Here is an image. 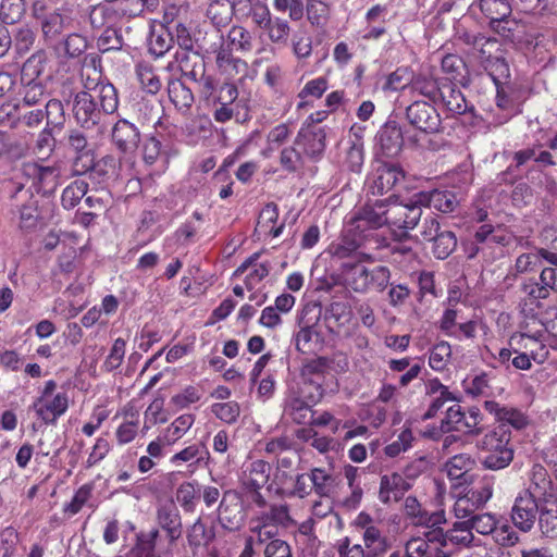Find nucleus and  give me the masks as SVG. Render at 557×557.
Masks as SVG:
<instances>
[{
  "label": "nucleus",
  "instance_id": "nucleus-1",
  "mask_svg": "<svg viewBox=\"0 0 557 557\" xmlns=\"http://www.w3.org/2000/svg\"><path fill=\"white\" fill-rule=\"evenodd\" d=\"M549 356V350L542 332L529 334L525 332H513L507 339V346L492 355L499 366L509 370L529 371L533 362L543 364Z\"/></svg>",
  "mask_w": 557,
  "mask_h": 557
},
{
  "label": "nucleus",
  "instance_id": "nucleus-2",
  "mask_svg": "<svg viewBox=\"0 0 557 557\" xmlns=\"http://www.w3.org/2000/svg\"><path fill=\"white\" fill-rule=\"evenodd\" d=\"M119 106L117 92L112 84L100 87L97 95L79 91L72 103V114L81 127L94 128L101 120L102 113L112 114Z\"/></svg>",
  "mask_w": 557,
  "mask_h": 557
},
{
  "label": "nucleus",
  "instance_id": "nucleus-3",
  "mask_svg": "<svg viewBox=\"0 0 557 557\" xmlns=\"http://www.w3.org/2000/svg\"><path fill=\"white\" fill-rule=\"evenodd\" d=\"M387 198L368 200L355 210L347 223L355 234L366 235L374 250L389 249L388 239L377 233L379 228L387 225Z\"/></svg>",
  "mask_w": 557,
  "mask_h": 557
},
{
  "label": "nucleus",
  "instance_id": "nucleus-4",
  "mask_svg": "<svg viewBox=\"0 0 557 557\" xmlns=\"http://www.w3.org/2000/svg\"><path fill=\"white\" fill-rule=\"evenodd\" d=\"M383 255L359 253V260L356 262L347 261L342 265V275L345 285L357 293H366L373 288L377 292H383L391 278V271L385 265H377L373 269H368L363 262H374L382 258Z\"/></svg>",
  "mask_w": 557,
  "mask_h": 557
},
{
  "label": "nucleus",
  "instance_id": "nucleus-5",
  "mask_svg": "<svg viewBox=\"0 0 557 557\" xmlns=\"http://www.w3.org/2000/svg\"><path fill=\"white\" fill-rule=\"evenodd\" d=\"M522 293L519 306L523 315L537 319L548 332L557 336V306L547 287L541 282L530 281L522 285Z\"/></svg>",
  "mask_w": 557,
  "mask_h": 557
},
{
  "label": "nucleus",
  "instance_id": "nucleus-6",
  "mask_svg": "<svg viewBox=\"0 0 557 557\" xmlns=\"http://www.w3.org/2000/svg\"><path fill=\"white\" fill-rule=\"evenodd\" d=\"M483 454L481 463L484 469L497 471L507 468L513 460L515 449L511 444V431L504 425L488 430L479 443Z\"/></svg>",
  "mask_w": 557,
  "mask_h": 557
},
{
  "label": "nucleus",
  "instance_id": "nucleus-7",
  "mask_svg": "<svg viewBox=\"0 0 557 557\" xmlns=\"http://www.w3.org/2000/svg\"><path fill=\"white\" fill-rule=\"evenodd\" d=\"M271 481V466L268 461L256 459L244 463L238 475V485L243 494L258 508L268 504L262 488Z\"/></svg>",
  "mask_w": 557,
  "mask_h": 557
},
{
  "label": "nucleus",
  "instance_id": "nucleus-8",
  "mask_svg": "<svg viewBox=\"0 0 557 557\" xmlns=\"http://www.w3.org/2000/svg\"><path fill=\"white\" fill-rule=\"evenodd\" d=\"M253 24L262 29L270 42L277 46H286L290 36V25L287 20L272 16L269 7L256 0L249 14Z\"/></svg>",
  "mask_w": 557,
  "mask_h": 557
},
{
  "label": "nucleus",
  "instance_id": "nucleus-9",
  "mask_svg": "<svg viewBox=\"0 0 557 557\" xmlns=\"http://www.w3.org/2000/svg\"><path fill=\"white\" fill-rule=\"evenodd\" d=\"M398 196L395 194L387 198V226L392 230H399L400 237H407L408 232L413 230L422 216L420 203L413 200L410 205L397 203Z\"/></svg>",
  "mask_w": 557,
  "mask_h": 557
},
{
  "label": "nucleus",
  "instance_id": "nucleus-10",
  "mask_svg": "<svg viewBox=\"0 0 557 557\" xmlns=\"http://www.w3.org/2000/svg\"><path fill=\"white\" fill-rule=\"evenodd\" d=\"M483 414L478 407L463 411L460 405L450 406L443 419V428L448 432H460L467 435H479L483 431Z\"/></svg>",
  "mask_w": 557,
  "mask_h": 557
},
{
  "label": "nucleus",
  "instance_id": "nucleus-11",
  "mask_svg": "<svg viewBox=\"0 0 557 557\" xmlns=\"http://www.w3.org/2000/svg\"><path fill=\"white\" fill-rule=\"evenodd\" d=\"M55 389V382L48 381L40 397L33 404L36 414L46 423H53L65 413L69 406L66 392H57Z\"/></svg>",
  "mask_w": 557,
  "mask_h": 557
},
{
  "label": "nucleus",
  "instance_id": "nucleus-12",
  "mask_svg": "<svg viewBox=\"0 0 557 557\" xmlns=\"http://www.w3.org/2000/svg\"><path fill=\"white\" fill-rule=\"evenodd\" d=\"M422 536H412L405 544V557H450L443 547L442 528H430Z\"/></svg>",
  "mask_w": 557,
  "mask_h": 557
},
{
  "label": "nucleus",
  "instance_id": "nucleus-13",
  "mask_svg": "<svg viewBox=\"0 0 557 557\" xmlns=\"http://www.w3.org/2000/svg\"><path fill=\"white\" fill-rule=\"evenodd\" d=\"M405 180L401 166L393 163L377 161V165L367 178L369 193L382 196L392 191Z\"/></svg>",
  "mask_w": 557,
  "mask_h": 557
},
{
  "label": "nucleus",
  "instance_id": "nucleus-14",
  "mask_svg": "<svg viewBox=\"0 0 557 557\" xmlns=\"http://www.w3.org/2000/svg\"><path fill=\"white\" fill-rule=\"evenodd\" d=\"M411 126L423 134H435L442 129V119L433 103L416 100L406 109Z\"/></svg>",
  "mask_w": 557,
  "mask_h": 557
},
{
  "label": "nucleus",
  "instance_id": "nucleus-15",
  "mask_svg": "<svg viewBox=\"0 0 557 557\" xmlns=\"http://www.w3.org/2000/svg\"><path fill=\"white\" fill-rule=\"evenodd\" d=\"M366 235L355 234L351 226L346 222V228L342 237L329 246V252L333 258L349 259L356 257L359 260V253L380 252L371 248V243Z\"/></svg>",
  "mask_w": 557,
  "mask_h": 557
},
{
  "label": "nucleus",
  "instance_id": "nucleus-16",
  "mask_svg": "<svg viewBox=\"0 0 557 557\" xmlns=\"http://www.w3.org/2000/svg\"><path fill=\"white\" fill-rule=\"evenodd\" d=\"M113 13L122 17H137L144 13L143 4H140V0H117L111 7L96 5L89 14L92 27L101 28L111 24Z\"/></svg>",
  "mask_w": 557,
  "mask_h": 557
},
{
  "label": "nucleus",
  "instance_id": "nucleus-17",
  "mask_svg": "<svg viewBox=\"0 0 557 557\" xmlns=\"http://www.w3.org/2000/svg\"><path fill=\"white\" fill-rule=\"evenodd\" d=\"M540 510V498L530 490L518 494L511 508V520L516 528L529 532L536 521Z\"/></svg>",
  "mask_w": 557,
  "mask_h": 557
},
{
  "label": "nucleus",
  "instance_id": "nucleus-18",
  "mask_svg": "<svg viewBox=\"0 0 557 557\" xmlns=\"http://www.w3.org/2000/svg\"><path fill=\"white\" fill-rule=\"evenodd\" d=\"M113 421H120L115 430V440L120 446L133 442L141 432L140 412L132 401H128L115 412Z\"/></svg>",
  "mask_w": 557,
  "mask_h": 557
},
{
  "label": "nucleus",
  "instance_id": "nucleus-19",
  "mask_svg": "<svg viewBox=\"0 0 557 557\" xmlns=\"http://www.w3.org/2000/svg\"><path fill=\"white\" fill-rule=\"evenodd\" d=\"M474 46L481 45L482 47L486 45L495 46L497 45V40L495 38H485L484 36H475L473 40ZM480 60L484 70L487 72L488 76L492 78L495 86L503 84L504 81H507L510 76L509 65L506 59L503 55H492L491 53L486 54L484 48L480 49Z\"/></svg>",
  "mask_w": 557,
  "mask_h": 557
},
{
  "label": "nucleus",
  "instance_id": "nucleus-20",
  "mask_svg": "<svg viewBox=\"0 0 557 557\" xmlns=\"http://www.w3.org/2000/svg\"><path fill=\"white\" fill-rule=\"evenodd\" d=\"M483 408L494 417L498 422L497 425H504L505 428L511 426L520 431L529 424L528 416L516 407L502 405L495 400H485Z\"/></svg>",
  "mask_w": 557,
  "mask_h": 557
},
{
  "label": "nucleus",
  "instance_id": "nucleus-21",
  "mask_svg": "<svg viewBox=\"0 0 557 557\" xmlns=\"http://www.w3.org/2000/svg\"><path fill=\"white\" fill-rule=\"evenodd\" d=\"M111 139L120 152L131 153L138 148L140 132L135 124L120 119L112 127Z\"/></svg>",
  "mask_w": 557,
  "mask_h": 557
},
{
  "label": "nucleus",
  "instance_id": "nucleus-22",
  "mask_svg": "<svg viewBox=\"0 0 557 557\" xmlns=\"http://www.w3.org/2000/svg\"><path fill=\"white\" fill-rule=\"evenodd\" d=\"M307 128H299L294 144L302 149V154L311 160H319L326 148V132L325 128L315 131H306Z\"/></svg>",
  "mask_w": 557,
  "mask_h": 557
},
{
  "label": "nucleus",
  "instance_id": "nucleus-23",
  "mask_svg": "<svg viewBox=\"0 0 557 557\" xmlns=\"http://www.w3.org/2000/svg\"><path fill=\"white\" fill-rule=\"evenodd\" d=\"M411 488L410 482L400 473L392 472L381 476L379 499L383 504L397 503Z\"/></svg>",
  "mask_w": 557,
  "mask_h": 557
},
{
  "label": "nucleus",
  "instance_id": "nucleus-24",
  "mask_svg": "<svg viewBox=\"0 0 557 557\" xmlns=\"http://www.w3.org/2000/svg\"><path fill=\"white\" fill-rule=\"evenodd\" d=\"M442 88L438 103H441L447 112L451 115L470 113L472 117H476L474 114V107L468 103L465 95L457 87V84L446 82Z\"/></svg>",
  "mask_w": 557,
  "mask_h": 557
},
{
  "label": "nucleus",
  "instance_id": "nucleus-25",
  "mask_svg": "<svg viewBox=\"0 0 557 557\" xmlns=\"http://www.w3.org/2000/svg\"><path fill=\"white\" fill-rule=\"evenodd\" d=\"M405 512L416 525L435 528L446 523V515L443 509L429 512L422 508L420 502L413 496H408L405 499Z\"/></svg>",
  "mask_w": 557,
  "mask_h": 557
},
{
  "label": "nucleus",
  "instance_id": "nucleus-26",
  "mask_svg": "<svg viewBox=\"0 0 557 557\" xmlns=\"http://www.w3.org/2000/svg\"><path fill=\"white\" fill-rule=\"evenodd\" d=\"M413 198L422 207L433 208L442 213H451L458 207L459 201L454 191L433 189L417 193Z\"/></svg>",
  "mask_w": 557,
  "mask_h": 557
},
{
  "label": "nucleus",
  "instance_id": "nucleus-27",
  "mask_svg": "<svg viewBox=\"0 0 557 557\" xmlns=\"http://www.w3.org/2000/svg\"><path fill=\"white\" fill-rule=\"evenodd\" d=\"M260 256V251L253 252L242 262L233 273V276L237 277L250 270L244 278L245 286L248 290L255 289L270 273L269 262H258Z\"/></svg>",
  "mask_w": 557,
  "mask_h": 557
},
{
  "label": "nucleus",
  "instance_id": "nucleus-28",
  "mask_svg": "<svg viewBox=\"0 0 557 557\" xmlns=\"http://www.w3.org/2000/svg\"><path fill=\"white\" fill-rule=\"evenodd\" d=\"M157 522L161 530L165 532L170 544H174L182 536V517L173 503L164 504L158 508Z\"/></svg>",
  "mask_w": 557,
  "mask_h": 557
},
{
  "label": "nucleus",
  "instance_id": "nucleus-29",
  "mask_svg": "<svg viewBox=\"0 0 557 557\" xmlns=\"http://www.w3.org/2000/svg\"><path fill=\"white\" fill-rule=\"evenodd\" d=\"M445 83L446 81L432 74L414 73L410 94L412 96L423 97L428 99L430 103L438 104V98H441V91L443 89L442 86H444Z\"/></svg>",
  "mask_w": 557,
  "mask_h": 557
},
{
  "label": "nucleus",
  "instance_id": "nucleus-30",
  "mask_svg": "<svg viewBox=\"0 0 557 557\" xmlns=\"http://www.w3.org/2000/svg\"><path fill=\"white\" fill-rule=\"evenodd\" d=\"M186 539L190 552L196 557L201 548H207L215 539V527L198 518L188 529Z\"/></svg>",
  "mask_w": 557,
  "mask_h": 557
},
{
  "label": "nucleus",
  "instance_id": "nucleus-31",
  "mask_svg": "<svg viewBox=\"0 0 557 557\" xmlns=\"http://www.w3.org/2000/svg\"><path fill=\"white\" fill-rule=\"evenodd\" d=\"M330 87V81L326 76H318L306 82L302 88L298 91L297 98L299 99L296 110L302 111L312 108L317 100H320Z\"/></svg>",
  "mask_w": 557,
  "mask_h": 557
},
{
  "label": "nucleus",
  "instance_id": "nucleus-32",
  "mask_svg": "<svg viewBox=\"0 0 557 557\" xmlns=\"http://www.w3.org/2000/svg\"><path fill=\"white\" fill-rule=\"evenodd\" d=\"M537 518L541 532L547 537H557L556 495H546L540 498V510Z\"/></svg>",
  "mask_w": 557,
  "mask_h": 557
},
{
  "label": "nucleus",
  "instance_id": "nucleus-33",
  "mask_svg": "<svg viewBox=\"0 0 557 557\" xmlns=\"http://www.w3.org/2000/svg\"><path fill=\"white\" fill-rule=\"evenodd\" d=\"M441 69L446 75V77H441V79L455 84L458 83L463 87L469 86L470 79L467 64L460 55L453 53L444 55L441 62Z\"/></svg>",
  "mask_w": 557,
  "mask_h": 557
},
{
  "label": "nucleus",
  "instance_id": "nucleus-34",
  "mask_svg": "<svg viewBox=\"0 0 557 557\" xmlns=\"http://www.w3.org/2000/svg\"><path fill=\"white\" fill-rule=\"evenodd\" d=\"M443 539V547L445 548L448 544H451L457 547H470L473 545L474 535L472 533V529L469 525V521H457L453 524V527L444 532L442 530Z\"/></svg>",
  "mask_w": 557,
  "mask_h": 557
},
{
  "label": "nucleus",
  "instance_id": "nucleus-35",
  "mask_svg": "<svg viewBox=\"0 0 557 557\" xmlns=\"http://www.w3.org/2000/svg\"><path fill=\"white\" fill-rule=\"evenodd\" d=\"M215 63L219 70L230 77H235L239 74L244 75L248 70V63L235 57L231 49L224 48V45L216 50Z\"/></svg>",
  "mask_w": 557,
  "mask_h": 557
},
{
  "label": "nucleus",
  "instance_id": "nucleus-36",
  "mask_svg": "<svg viewBox=\"0 0 557 557\" xmlns=\"http://www.w3.org/2000/svg\"><path fill=\"white\" fill-rule=\"evenodd\" d=\"M224 48L248 54L255 48V35L242 25H233L226 35Z\"/></svg>",
  "mask_w": 557,
  "mask_h": 557
},
{
  "label": "nucleus",
  "instance_id": "nucleus-37",
  "mask_svg": "<svg viewBox=\"0 0 557 557\" xmlns=\"http://www.w3.org/2000/svg\"><path fill=\"white\" fill-rule=\"evenodd\" d=\"M475 460L469 454H457L446 462L447 475L459 484L468 483L469 472L473 469Z\"/></svg>",
  "mask_w": 557,
  "mask_h": 557
},
{
  "label": "nucleus",
  "instance_id": "nucleus-38",
  "mask_svg": "<svg viewBox=\"0 0 557 557\" xmlns=\"http://www.w3.org/2000/svg\"><path fill=\"white\" fill-rule=\"evenodd\" d=\"M168 96L174 107L183 113L188 112L195 101L191 89L181 79L169 81Z\"/></svg>",
  "mask_w": 557,
  "mask_h": 557
},
{
  "label": "nucleus",
  "instance_id": "nucleus-39",
  "mask_svg": "<svg viewBox=\"0 0 557 557\" xmlns=\"http://www.w3.org/2000/svg\"><path fill=\"white\" fill-rule=\"evenodd\" d=\"M380 152L383 157H396L403 148V134L397 127H385L377 134Z\"/></svg>",
  "mask_w": 557,
  "mask_h": 557
},
{
  "label": "nucleus",
  "instance_id": "nucleus-40",
  "mask_svg": "<svg viewBox=\"0 0 557 557\" xmlns=\"http://www.w3.org/2000/svg\"><path fill=\"white\" fill-rule=\"evenodd\" d=\"M413 77L414 72L410 66H398L395 71L385 77L382 89L385 92H396L408 88L410 91Z\"/></svg>",
  "mask_w": 557,
  "mask_h": 557
},
{
  "label": "nucleus",
  "instance_id": "nucleus-41",
  "mask_svg": "<svg viewBox=\"0 0 557 557\" xmlns=\"http://www.w3.org/2000/svg\"><path fill=\"white\" fill-rule=\"evenodd\" d=\"M530 490L535 497L541 498L546 495H555L553 492V482L547 469L541 463H534L530 472Z\"/></svg>",
  "mask_w": 557,
  "mask_h": 557
},
{
  "label": "nucleus",
  "instance_id": "nucleus-42",
  "mask_svg": "<svg viewBox=\"0 0 557 557\" xmlns=\"http://www.w3.org/2000/svg\"><path fill=\"white\" fill-rule=\"evenodd\" d=\"M540 253L547 263L540 273V282L547 287V290L557 293V252L540 248Z\"/></svg>",
  "mask_w": 557,
  "mask_h": 557
},
{
  "label": "nucleus",
  "instance_id": "nucleus-43",
  "mask_svg": "<svg viewBox=\"0 0 557 557\" xmlns=\"http://www.w3.org/2000/svg\"><path fill=\"white\" fill-rule=\"evenodd\" d=\"M137 79L141 88L148 94L156 95L160 91L162 83L154 73L152 64L146 61L138 62L135 66Z\"/></svg>",
  "mask_w": 557,
  "mask_h": 557
},
{
  "label": "nucleus",
  "instance_id": "nucleus-44",
  "mask_svg": "<svg viewBox=\"0 0 557 557\" xmlns=\"http://www.w3.org/2000/svg\"><path fill=\"white\" fill-rule=\"evenodd\" d=\"M207 16L216 28L225 27L233 17L231 0H214L207 9Z\"/></svg>",
  "mask_w": 557,
  "mask_h": 557
},
{
  "label": "nucleus",
  "instance_id": "nucleus-45",
  "mask_svg": "<svg viewBox=\"0 0 557 557\" xmlns=\"http://www.w3.org/2000/svg\"><path fill=\"white\" fill-rule=\"evenodd\" d=\"M362 540L364 548L375 553L376 557L385 554L389 547L387 537L382 534L379 528L372 524L364 528Z\"/></svg>",
  "mask_w": 557,
  "mask_h": 557
},
{
  "label": "nucleus",
  "instance_id": "nucleus-46",
  "mask_svg": "<svg viewBox=\"0 0 557 557\" xmlns=\"http://www.w3.org/2000/svg\"><path fill=\"white\" fill-rule=\"evenodd\" d=\"M364 162L363 144L360 140L350 141L342 160V166L351 172L360 173Z\"/></svg>",
  "mask_w": 557,
  "mask_h": 557
},
{
  "label": "nucleus",
  "instance_id": "nucleus-47",
  "mask_svg": "<svg viewBox=\"0 0 557 557\" xmlns=\"http://www.w3.org/2000/svg\"><path fill=\"white\" fill-rule=\"evenodd\" d=\"M203 224V214L199 211H194L191 216L187 219L176 230L175 234L177 239H182L184 244H190L196 242L201 226Z\"/></svg>",
  "mask_w": 557,
  "mask_h": 557
},
{
  "label": "nucleus",
  "instance_id": "nucleus-48",
  "mask_svg": "<svg viewBox=\"0 0 557 557\" xmlns=\"http://www.w3.org/2000/svg\"><path fill=\"white\" fill-rule=\"evenodd\" d=\"M195 416L193 413H184L174 419V421L165 429L164 438L168 444H174L181 440L194 425Z\"/></svg>",
  "mask_w": 557,
  "mask_h": 557
},
{
  "label": "nucleus",
  "instance_id": "nucleus-49",
  "mask_svg": "<svg viewBox=\"0 0 557 557\" xmlns=\"http://www.w3.org/2000/svg\"><path fill=\"white\" fill-rule=\"evenodd\" d=\"M309 473L312 484V492H314L320 497H329L334 487L333 475L323 468H312Z\"/></svg>",
  "mask_w": 557,
  "mask_h": 557
},
{
  "label": "nucleus",
  "instance_id": "nucleus-50",
  "mask_svg": "<svg viewBox=\"0 0 557 557\" xmlns=\"http://www.w3.org/2000/svg\"><path fill=\"white\" fill-rule=\"evenodd\" d=\"M432 252L436 259H446L457 247V238L454 232L444 230L431 242Z\"/></svg>",
  "mask_w": 557,
  "mask_h": 557
},
{
  "label": "nucleus",
  "instance_id": "nucleus-51",
  "mask_svg": "<svg viewBox=\"0 0 557 557\" xmlns=\"http://www.w3.org/2000/svg\"><path fill=\"white\" fill-rule=\"evenodd\" d=\"M173 42L172 33L165 27H160L150 35L149 52L156 58L163 57L172 48Z\"/></svg>",
  "mask_w": 557,
  "mask_h": 557
},
{
  "label": "nucleus",
  "instance_id": "nucleus-52",
  "mask_svg": "<svg viewBox=\"0 0 557 557\" xmlns=\"http://www.w3.org/2000/svg\"><path fill=\"white\" fill-rule=\"evenodd\" d=\"M27 150L25 143L5 132H0V158L20 159L26 154Z\"/></svg>",
  "mask_w": 557,
  "mask_h": 557
},
{
  "label": "nucleus",
  "instance_id": "nucleus-53",
  "mask_svg": "<svg viewBox=\"0 0 557 557\" xmlns=\"http://www.w3.org/2000/svg\"><path fill=\"white\" fill-rule=\"evenodd\" d=\"M493 491V479L484 476L474 487L469 488L465 494L476 506L478 509H482L492 498Z\"/></svg>",
  "mask_w": 557,
  "mask_h": 557
},
{
  "label": "nucleus",
  "instance_id": "nucleus-54",
  "mask_svg": "<svg viewBox=\"0 0 557 557\" xmlns=\"http://www.w3.org/2000/svg\"><path fill=\"white\" fill-rule=\"evenodd\" d=\"M465 391L471 397H491L493 388L491 385V376L486 372H481L472 379L465 381Z\"/></svg>",
  "mask_w": 557,
  "mask_h": 557
},
{
  "label": "nucleus",
  "instance_id": "nucleus-55",
  "mask_svg": "<svg viewBox=\"0 0 557 557\" xmlns=\"http://www.w3.org/2000/svg\"><path fill=\"white\" fill-rule=\"evenodd\" d=\"M297 473L298 471L274 469L273 473L271 474V481L267 486V491L281 498H284L286 491L292 486L294 478Z\"/></svg>",
  "mask_w": 557,
  "mask_h": 557
},
{
  "label": "nucleus",
  "instance_id": "nucleus-56",
  "mask_svg": "<svg viewBox=\"0 0 557 557\" xmlns=\"http://www.w3.org/2000/svg\"><path fill=\"white\" fill-rule=\"evenodd\" d=\"M198 492V483L196 481H185L177 487L176 499L185 512L195 511Z\"/></svg>",
  "mask_w": 557,
  "mask_h": 557
},
{
  "label": "nucleus",
  "instance_id": "nucleus-57",
  "mask_svg": "<svg viewBox=\"0 0 557 557\" xmlns=\"http://www.w3.org/2000/svg\"><path fill=\"white\" fill-rule=\"evenodd\" d=\"M319 345V333L313 326H304L295 335V347L304 354H313Z\"/></svg>",
  "mask_w": 557,
  "mask_h": 557
},
{
  "label": "nucleus",
  "instance_id": "nucleus-58",
  "mask_svg": "<svg viewBox=\"0 0 557 557\" xmlns=\"http://www.w3.org/2000/svg\"><path fill=\"white\" fill-rule=\"evenodd\" d=\"M451 357V346L446 341H441L432 346L429 356V366L434 371H443L446 369Z\"/></svg>",
  "mask_w": 557,
  "mask_h": 557
},
{
  "label": "nucleus",
  "instance_id": "nucleus-59",
  "mask_svg": "<svg viewBox=\"0 0 557 557\" xmlns=\"http://www.w3.org/2000/svg\"><path fill=\"white\" fill-rule=\"evenodd\" d=\"M79 76L81 84L85 89L84 91H90L94 92V95H97L100 91V87L106 85L100 84L101 71H99L92 62H84L81 67Z\"/></svg>",
  "mask_w": 557,
  "mask_h": 557
},
{
  "label": "nucleus",
  "instance_id": "nucleus-60",
  "mask_svg": "<svg viewBox=\"0 0 557 557\" xmlns=\"http://www.w3.org/2000/svg\"><path fill=\"white\" fill-rule=\"evenodd\" d=\"M294 449V442L288 436H277L263 442V451L269 458L277 460Z\"/></svg>",
  "mask_w": 557,
  "mask_h": 557
},
{
  "label": "nucleus",
  "instance_id": "nucleus-61",
  "mask_svg": "<svg viewBox=\"0 0 557 557\" xmlns=\"http://www.w3.org/2000/svg\"><path fill=\"white\" fill-rule=\"evenodd\" d=\"M479 7L488 20L509 17L511 14V7L508 0H479Z\"/></svg>",
  "mask_w": 557,
  "mask_h": 557
},
{
  "label": "nucleus",
  "instance_id": "nucleus-62",
  "mask_svg": "<svg viewBox=\"0 0 557 557\" xmlns=\"http://www.w3.org/2000/svg\"><path fill=\"white\" fill-rule=\"evenodd\" d=\"M211 412L222 422L234 424L240 414V407L238 403L234 400L215 403L211 405Z\"/></svg>",
  "mask_w": 557,
  "mask_h": 557
},
{
  "label": "nucleus",
  "instance_id": "nucleus-63",
  "mask_svg": "<svg viewBox=\"0 0 557 557\" xmlns=\"http://www.w3.org/2000/svg\"><path fill=\"white\" fill-rule=\"evenodd\" d=\"M280 165L284 171L295 173L304 166V154L294 146L284 147L280 153Z\"/></svg>",
  "mask_w": 557,
  "mask_h": 557
},
{
  "label": "nucleus",
  "instance_id": "nucleus-64",
  "mask_svg": "<svg viewBox=\"0 0 557 557\" xmlns=\"http://www.w3.org/2000/svg\"><path fill=\"white\" fill-rule=\"evenodd\" d=\"M312 493L310 473L298 472L294 478L292 486L286 491L284 498H306Z\"/></svg>",
  "mask_w": 557,
  "mask_h": 557
}]
</instances>
